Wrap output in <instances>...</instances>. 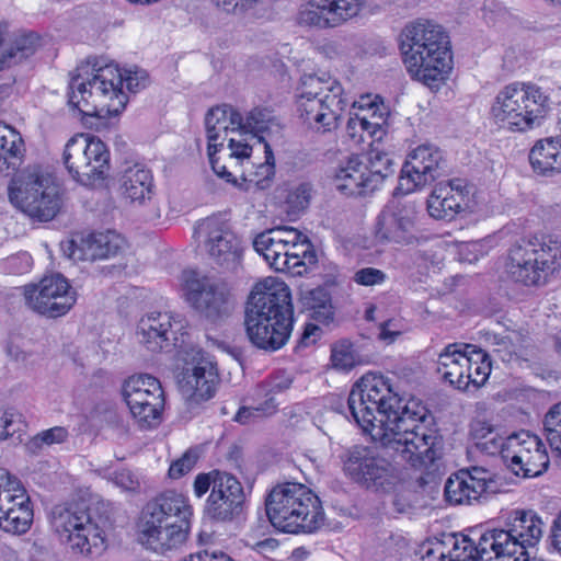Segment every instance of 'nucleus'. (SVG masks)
Wrapping results in <instances>:
<instances>
[{"label": "nucleus", "mask_w": 561, "mask_h": 561, "mask_svg": "<svg viewBox=\"0 0 561 561\" xmlns=\"http://www.w3.org/2000/svg\"><path fill=\"white\" fill-rule=\"evenodd\" d=\"M320 49L327 57L339 59L345 56L346 44L344 42L332 41L321 46Z\"/></svg>", "instance_id": "nucleus-63"}, {"label": "nucleus", "mask_w": 561, "mask_h": 561, "mask_svg": "<svg viewBox=\"0 0 561 561\" xmlns=\"http://www.w3.org/2000/svg\"><path fill=\"white\" fill-rule=\"evenodd\" d=\"M529 161L538 174L550 176L561 172V136L538 140L529 152Z\"/></svg>", "instance_id": "nucleus-37"}, {"label": "nucleus", "mask_w": 561, "mask_h": 561, "mask_svg": "<svg viewBox=\"0 0 561 561\" xmlns=\"http://www.w3.org/2000/svg\"><path fill=\"white\" fill-rule=\"evenodd\" d=\"M446 160L434 145H420L412 149L402 165L397 190L407 195L433 183L444 175Z\"/></svg>", "instance_id": "nucleus-19"}, {"label": "nucleus", "mask_w": 561, "mask_h": 561, "mask_svg": "<svg viewBox=\"0 0 561 561\" xmlns=\"http://www.w3.org/2000/svg\"><path fill=\"white\" fill-rule=\"evenodd\" d=\"M30 499L20 480L0 468V528L10 534H25L32 524Z\"/></svg>", "instance_id": "nucleus-22"}, {"label": "nucleus", "mask_w": 561, "mask_h": 561, "mask_svg": "<svg viewBox=\"0 0 561 561\" xmlns=\"http://www.w3.org/2000/svg\"><path fill=\"white\" fill-rule=\"evenodd\" d=\"M493 344L497 346L495 352L503 353L502 358L505 359V356H512L516 354L518 351V339L515 333H508L506 335H493Z\"/></svg>", "instance_id": "nucleus-57"}, {"label": "nucleus", "mask_w": 561, "mask_h": 561, "mask_svg": "<svg viewBox=\"0 0 561 561\" xmlns=\"http://www.w3.org/2000/svg\"><path fill=\"white\" fill-rule=\"evenodd\" d=\"M493 473L481 467L460 470L445 484L446 501L454 505L472 504L486 492H493Z\"/></svg>", "instance_id": "nucleus-26"}, {"label": "nucleus", "mask_w": 561, "mask_h": 561, "mask_svg": "<svg viewBox=\"0 0 561 561\" xmlns=\"http://www.w3.org/2000/svg\"><path fill=\"white\" fill-rule=\"evenodd\" d=\"M70 256L75 260L94 261L116 256L126 247V240L115 231L88 234L79 242L71 241Z\"/></svg>", "instance_id": "nucleus-31"}, {"label": "nucleus", "mask_w": 561, "mask_h": 561, "mask_svg": "<svg viewBox=\"0 0 561 561\" xmlns=\"http://www.w3.org/2000/svg\"><path fill=\"white\" fill-rule=\"evenodd\" d=\"M472 207L471 187L459 179L438 184L427 199L428 214L435 219L449 220Z\"/></svg>", "instance_id": "nucleus-27"}, {"label": "nucleus", "mask_w": 561, "mask_h": 561, "mask_svg": "<svg viewBox=\"0 0 561 561\" xmlns=\"http://www.w3.org/2000/svg\"><path fill=\"white\" fill-rule=\"evenodd\" d=\"M344 471L367 488H385L398 480L397 468L377 450L367 446H353L345 453Z\"/></svg>", "instance_id": "nucleus-18"}, {"label": "nucleus", "mask_w": 561, "mask_h": 561, "mask_svg": "<svg viewBox=\"0 0 561 561\" xmlns=\"http://www.w3.org/2000/svg\"><path fill=\"white\" fill-rule=\"evenodd\" d=\"M182 280L186 301L207 319L216 321L231 312L229 293L215 278L191 270L183 272Z\"/></svg>", "instance_id": "nucleus-17"}, {"label": "nucleus", "mask_w": 561, "mask_h": 561, "mask_svg": "<svg viewBox=\"0 0 561 561\" xmlns=\"http://www.w3.org/2000/svg\"><path fill=\"white\" fill-rule=\"evenodd\" d=\"M197 461V454L187 450L179 459L173 461L169 468V477L171 479H180L184 474L188 473Z\"/></svg>", "instance_id": "nucleus-52"}, {"label": "nucleus", "mask_w": 561, "mask_h": 561, "mask_svg": "<svg viewBox=\"0 0 561 561\" xmlns=\"http://www.w3.org/2000/svg\"><path fill=\"white\" fill-rule=\"evenodd\" d=\"M194 233L216 263L226 268L237 267L242 249L227 219L221 216L205 218L195 226Z\"/></svg>", "instance_id": "nucleus-21"}, {"label": "nucleus", "mask_w": 561, "mask_h": 561, "mask_svg": "<svg viewBox=\"0 0 561 561\" xmlns=\"http://www.w3.org/2000/svg\"><path fill=\"white\" fill-rule=\"evenodd\" d=\"M369 110H364V105L359 106V112L355 113L350 117L347 123V129L351 135L354 136L358 130L368 134L371 137L377 136L381 131V127L385 124V117L382 114L373 113V119H369Z\"/></svg>", "instance_id": "nucleus-44"}, {"label": "nucleus", "mask_w": 561, "mask_h": 561, "mask_svg": "<svg viewBox=\"0 0 561 561\" xmlns=\"http://www.w3.org/2000/svg\"><path fill=\"white\" fill-rule=\"evenodd\" d=\"M403 65L412 79L438 88L453 69L450 42L445 30L431 20L405 25L401 34Z\"/></svg>", "instance_id": "nucleus-3"}, {"label": "nucleus", "mask_w": 561, "mask_h": 561, "mask_svg": "<svg viewBox=\"0 0 561 561\" xmlns=\"http://www.w3.org/2000/svg\"><path fill=\"white\" fill-rule=\"evenodd\" d=\"M192 506L182 493L167 491L142 508L137 524L138 540L157 553L179 548L187 538Z\"/></svg>", "instance_id": "nucleus-5"}, {"label": "nucleus", "mask_w": 561, "mask_h": 561, "mask_svg": "<svg viewBox=\"0 0 561 561\" xmlns=\"http://www.w3.org/2000/svg\"><path fill=\"white\" fill-rule=\"evenodd\" d=\"M222 474V471L213 470L207 473H198L195 477L193 489L194 494L197 497L204 496L209 490L214 489L215 482L217 483V478Z\"/></svg>", "instance_id": "nucleus-56"}, {"label": "nucleus", "mask_w": 561, "mask_h": 561, "mask_svg": "<svg viewBox=\"0 0 561 561\" xmlns=\"http://www.w3.org/2000/svg\"><path fill=\"white\" fill-rule=\"evenodd\" d=\"M311 198V185L309 183H300L291 187L286 197L289 214H298L306 209Z\"/></svg>", "instance_id": "nucleus-49"}, {"label": "nucleus", "mask_w": 561, "mask_h": 561, "mask_svg": "<svg viewBox=\"0 0 561 561\" xmlns=\"http://www.w3.org/2000/svg\"><path fill=\"white\" fill-rule=\"evenodd\" d=\"M62 161L70 175L83 185L103 180L110 169L106 145L88 134L72 136L65 145Z\"/></svg>", "instance_id": "nucleus-15"}, {"label": "nucleus", "mask_w": 561, "mask_h": 561, "mask_svg": "<svg viewBox=\"0 0 561 561\" xmlns=\"http://www.w3.org/2000/svg\"><path fill=\"white\" fill-rule=\"evenodd\" d=\"M543 428L552 453L561 458V403L554 404L547 412Z\"/></svg>", "instance_id": "nucleus-46"}, {"label": "nucleus", "mask_w": 561, "mask_h": 561, "mask_svg": "<svg viewBox=\"0 0 561 561\" xmlns=\"http://www.w3.org/2000/svg\"><path fill=\"white\" fill-rule=\"evenodd\" d=\"M333 181L336 190L345 195H362L377 188L366 163L356 156L339 168Z\"/></svg>", "instance_id": "nucleus-33"}, {"label": "nucleus", "mask_w": 561, "mask_h": 561, "mask_svg": "<svg viewBox=\"0 0 561 561\" xmlns=\"http://www.w3.org/2000/svg\"><path fill=\"white\" fill-rule=\"evenodd\" d=\"M545 523L533 511H516L507 529H490L483 549L495 551L493 561H529L527 548L535 547L543 535Z\"/></svg>", "instance_id": "nucleus-12"}, {"label": "nucleus", "mask_w": 561, "mask_h": 561, "mask_svg": "<svg viewBox=\"0 0 561 561\" xmlns=\"http://www.w3.org/2000/svg\"><path fill=\"white\" fill-rule=\"evenodd\" d=\"M299 300L304 309L312 311L311 317L327 322L332 319L333 310L328 290L323 287L301 288Z\"/></svg>", "instance_id": "nucleus-42"}, {"label": "nucleus", "mask_w": 561, "mask_h": 561, "mask_svg": "<svg viewBox=\"0 0 561 561\" xmlns=\"http://www.w3.org/2000/svg\"><path fill=\"white\" fill-rule=\"evenodd\" d=\"M331 362L336 369L350 370L358 364V356L351 344L342 342L333 346Z\"/></svg>", "instance_id": "nucleus-48"}, {"label": "nucleus", "mask_w": 561, "mask_h": 561, "mask_svg": "<svg viewBox=\"0 0 561 561\" xmlns=\"http://www.w3.org/2000/svg\"><path fill=\"white\" fill-rule=\"evenodd\" d=\"M25 146L20 133L0 123V173L16 168L24 156Z\"/></svg>", "instance_id": "nucleus-40"}, {"label": "nucleus", "mask_w": 561, "mask_h": 561, "mask_svg": "<svg viewBox=\"0 0 561 561\" xmlns=\"http://www.w3.org/2000/svg\"><path fill=\"white\" fill-rule=\"evenodd\" d=\"M53 528L73 552L100 556L106 549L104 530L92 520L82 502L56 505L51 510Z\"/></svg>", "instance_id": "nucleus-11"}, {"label": "nucleus", "mask_w": 561, "mask_h": 561, "mask_svg": "<svg viewBox=\"0 0 561 561\" xmlns=\"http://www.w3.org/2000/svg\"><path fill=\"white\" fill-rule=\"evenodd\" d=\"M185 321L169 311H152L140 318L136 337L140 345L151 353L168 352L172 347L186 345Z\"/></svg>", "instance_id": "nucleus-16"}, {"label": "nucleus", "mask_w": 561, "mask_h": 561, "mask_svg": "<svg viewBox=\"0 0 561 561\" xmlns=\"http://www.w3.org/2000/svg\"><path fill=\"white\" fill-rule=\"evenodd\" d=\"M366 7L367 0H309L299 11V21L319 28H334L360 16Z\"/></svg>", "instance_id": "nucleus-25"}, {"label": "nucleus", "mask_w": 561, "mask_h": 561, "mask_svg": "<svg viewBox=\"0 0 561 561\" xmlns=\"http://www.w3.org/2000/svg\"><path fill=\"white\" fill-rule=\"evenodd\" d=\"M366 165L369 174H371V180H375L376 187L393 172L391 157L378 146H374L369 150Z\"/></svg>", "instance_id": "nucleus-45"}, {"label": "nucleus", "mask_w": 561, "mask_h": 561, "mask_svg": "<svg viewBox=\"0 0 561 561\" xmlns=\"http://www.w3.org/2000/svg\"><path fill=\"white\" fill-rule=\"evenodd\" d=\"M123 397L127 407H138L139 402L151 401L150 398L164 399L160 381L150 375L129 377L123 386Z\"/></svg>", "instance_id": "nucleus-39"}, {"label": "nucleus", "mask_w": 561, "mask_h": 561, "mask_svg": "<svg viewBox=\"0 0 561 561\" xmlns=\"http://www.w3.org/2000/svg\"><path fill=\"white\" fill-rule=\"evenodd\" d=\"M151 401H142L138 407H128L131 415L141 427H150L156 424L164 407V399L150 398Z\"/></svg>", "instance_id": "nucleus-47"}, {"label": "nucleus", "mask_w": 561, "mask_h": 561, "mask_svg": "<svg viewBox=\"0 0 561 561\" xmlns=\"http://www.w3.org/2000/svg\"><path fill=\"white\" fill-rule=\"evenodd\" d=\"M8 25L0 23V71L16 66L33 56L39 47L36 34H21L5 43Z\"/></svg>", "instance_id": "nucleus-35"}, {"label": "nucleus", "mask_w": 561, "mask_h": 561, "mask_svg": "<svg viewBox=\"0 0 561 561\" xmlns=\"http://www.w3.org/2000/svg\"><path fill=\"white\" fill-rule=\"evenodd\" d=\"M288 227H277L259 233L253 240L255 252L262 255L265 262L276 272L288 270L286 265Z\"/></svg>", "instance_id": "nucleus-34"}, {"label": "nucleus", "mask_w": 561, "mask_h": 561, "mask_svg": "<svg viewBox=\"0 0 561 561\" xmlns=\"http://www.w3.org/2000/svg\"><path fill=\"white\" fill-rule=\"evenodd\" d=\"M506 444H507V436L503 437L500 433V430H497L495 433H493L490 437H488L483 442L477 443L479 448H481L483 451H485L489 455L500 454L504 461H505Z\"/></svg>", "instance_id": "nucleus-55"}, {"label": "nucleus", "mask_w": 561, "mask_h": 561, "mask_svg": "<svg viewBox=\"0 0 561 561\" xmlns=\"http://www.w3.org/2000/svg\"><path fill=\"white\" fill-rule=\"evenodd\" d=\"M287 249L286 265H288L287 273L293 275H302L307 272L308 266L317 263V255L312 250V245L302 232L293 227L287 229Z\"/></svg>", "instance_id": "nucleus-38"}, {"label": "nucleus", "mask_w": 561, "mask_h": 561, "mask_svg": "<svg viewBox=\"0 0 561 561\" xmlns=\"http://www.w3.org/2000/svg\"><path fill=\"white\" fill-rule=\"evenodd\" d=\"M506 444H507V436L503 437L500 433V430H497L495 433H493L490 437H488L483 442L477 443L479 448H481L483 451H485L489 455L500 454L504 461H505Z\"/></svg>", "instance_id": "nucleus-54"}, {"label": "nucleus", "mask_w": 561, "mask_h": 561, "mask_svg": "<svg viewBox=\"0 0 561 561\" xmlns=\"http://www.w3.org/2000/svg\"><path fill=\"white\" fill-rule=\"evenodd\" d=\"M264 151L265 162L260 163L254 170L248 173H242L241 182H238L236 179V182L230 181L229 183L243 191L266 190L270 187L275 174L274 156L270 144H266Z\"/></svg>", "instance_id": "nucleus-41"}, {"label": "nucleus", "mask_w": 561, "mask_h": 561, "mask_svg": "<svg viewBox=\"0 0 561 561\" xmlns=\"http://www.w3.org/2000/svg\"><path fill=\"white\" fill-rule=\"evenodd\" d=\"M184 561H233L228 554L221 551H213L208 550L201 551L194 554L188 556L184 559Z\"/></svg>", "instance_id": "nucleus-61"}, {"label": "nucleus", "mask_w": 561, "mask_h": 561, "mask_svg": "<svg viewBox=\"0 0 561 561\" xmlns=\"http://www.w3.org/2000/svg\"><path fill=\"white\" fill-rule=\"evenodd\" d=\"M244 324L249 340L259 348L277 351L287 343L293 329V306L285 282L266 277L255 284Z\"/></svg>", "instance_id": "nucleus-2"}, {"label": "nucleus", "mask_w": 561, "mask_h": 561, "mask_svg": "<svg viewBox=\"0 0 561 561\" xmlns=\"http://www.w3.org/2000/svg\"><path fill=\"white\" fill-rule=\"evenodd\" d=\"M347 104L337 79L327 73L301 77L298 106L300 117L310 129L317 133L336 129Z\"/></svg>", "instance_id": "nucleus-9"}, {"label": "nucleus", "mask_w": 561, "mask_h": 561, "mask_svg": "<svg viewBox=\"0 0 561 561\" xmlns=\"http://www.w3.org/2000/svg\"><path fill=\"white\" fill-rule=\"evenodd\" d=\"M437 373L459 390H468L470 386L479 388L491 374V360L482 350L449 344L438 355Z\"/></svg>", "instance_id": "nucleus-13"}, {"label": "nucleus", "mask_w": 561, "mask_h": 561, "mask_svg": "<svg viewBox=\"0 0 561 561\" xmlns=\"http://www.w3.org/2000/svg\"><path fill=\"white\" fill-rule=\"evenodd\" d=\"M10 203L31 219L49 221L61 208V194L54 178L39 167L16 173L9 186Z\"/></svg>", "instance_id": "nucleus-10"}, {"label": "nucleus", "mask_w": 561, "mask_h": 561, "mask_svg": "<svg viewBox=\"0 0 561 561\" xmlns=\"http://www.w3.org/2000/svg\"><path fill=\"white\" fill-rule=\"evenodd\" d=\"M240 129L257 144H270L280 133V124L267 108L255 107L242 116Z\"/></svg>", "instance_id": "nucleus-36"}, {"label": "nucleus", "mask_w": 561, "mask_h": 561, "mask_svg": "<svg viewBox=\"0 0 561 561\" xmlns=\"http://www.w3.org/2000/svg\"><path fill=\"white\" fill-rule=\"evenodd\" d=\"M119 66L104 58H90L76 69L69 82V104L83 115L100 118L119 115L128 103Z\"/></svg>", "instance_id": "nucleus-4"}, {"label": "nucleus", "mask_w": 561, "mask_h": 561, "mask_svg": "<svg viewBox=\"0 0 561 561\" xmlns=\"http://www.w3.org/2000/svg\"><path fill=\"white\" fill-rule=\"evenodd\" d=\"M24 297L32 310L49 318L66 314L77 300L76 291L60 274L45 276L37 285L26 286Z\"/></svg>", "instance_id": "nucleus-23"}, {"label": "nucleus", "mask_w": 561, "mask_h": 561, "mask_svg": "<svg viewBox=\"0 0 561 561\" xmlns=\"http://www.w3.org/2000/svg\"><path fill=\"white\" fill-rule=\"evenodd\" d=\"M182 362L178 386L185 402L195 407L214 398L219 382L214 356L198 346H188L182 352Z\"/></svg>", "instance_id": "nucleus-14"}, {"label": "nucleus", "mask_w": 561, "mask_h": 561, "mask_svg": "<svg viewBox=\"0 0 561 561\" xmlns=\"http://www.w3.org/2000/svg\"><path fill=\"white\" fill-rule=\"evenodd\" d=\"M550 538L552 547L561 554V514L553 522Z\"/></svg>", "instance_id": "nucleus-64"}, {"label": "nucleus", "mask_w": 561, "mask_h": 561, "mask_svg": "<svg viewBox=\"0 0 561 561\" xmlns=\"http://www.w3.org/2000/svg\"><path fill=\"white\" fill-rule=\"evenodd\" d=\"M228 145L222 150H227L228 161L225 163L227 165V172L231 173L230 179L236 180V172L233 171L238 165H241L243 161L249 160L252 152V144L253 141L248 134L242 131L241 129L233 136L228 138Z\"/></svg>", "instance_id": "nucleus-43"}, {"label": "nucleus", "mask_w": 561, "mask_h": 561, "mask_svg": "<svg viewBox=\"0 0 561 561\" xmlns=\"http://www.w3.org/2000/svg\"><path fill=\"white\" fill-rule=\"evenodd\" d=\"M348 408L371 439L397 453L413 467L432 465L442 455L443 438L425 425L426 407L415 398L402 399L390 379L365 374L348 394Z\"/></svg>", "instance_id": "nucleus-1"}, {"label": "nucleus", "mask_w": 561, "mask_h": 561, "mask_svg": "<svg viewBox=\"0 0 561 561\" xmlns=\"http://www.w3.org/2000/svg\"><path fill=\"white\" fill-rule=\"evenodd\" d=\"M505 462L516 476L535 478L547 471L550 459L539 436L522 431L507 436Z\"/></svg>", "instance_id": "nucleus-20"}, {"label": "nucleus", "mask_w": 561, "mask_h": 561, "mask_svg": "<svg viewBox=\"0 0 561 561\" xmlns=\"http://www.w3.org/2000/svg\"><path fill=\"white\" fill-rule=\"evenodd\" d=\"M214 4L227 13H241L251 8L259 0H211Z\"/></svg>", "instance_id": "nucleus-59"}, {"label": "nucleus", "mask_w": 561, "mask_h": 561, "mask_svg": "<svg viewBox=\"0 0 561 561\" xmlns=\"http://www.w3.org/2000/svg\"><path fill=\"white\" fill-rule=\"evenodd\" d=\"M118 185L124 199L135 205H145L154 194L152 172L139 162L123 168Z\"/></svg>", "instance_id": "nucleus-32"}, {"label": "nucleus", "mask_w": 561, "mask_h": 561, "mask_svg": "<svg viewBox=\"0 0 561 561\" xmlns=\"http://www.w3.org/2000/svg\"><path fill=\"white\" fill-rule=\"evenodd\" d=\"M416 213L413 207L391 203L379 215L376 238L381 242L411 244L414 241Z\"/></svg>", "instance_id": "nucleus-28"}, {"label": "nucleus", "mask_w": 561, "mask_h": 561, "mask_svg": "<svg viewBox=\"0 0 561 561\" xmlns=\"http://www.w3.org/2000/svg\"><path fill=\"white\" fill-rule=\"evenodd\" d=\"M265 506L268 520L283 533H313L324 520L319 497L301 483L286 482L274 486Z\"/></svg>", "instance_id": "nucleus-7"}, {"label": "nucleus", "mask_w": 561, "mask_h": 561, "mask_svg": "<svg viewBox=\"0 0 561 561\" xmlns=\"http://www.w3.org/2000/svg\"><path fill=\"white\" fill-rule=\"evenodd\" d=\"M119 72L123 73V88L127 91L136 93L148 84V75L142 69H122Z\"/></svg>", "instance_id": "nucleus-51"}, {"label": "nucleus", "mask_w": 561, "mask_h": 561, "mask_svg": "<svg viewBox=\"0 0 561 561\" xmlns=\"http://www.w3.org/2000/svg\"><path fill=\"white\" fill-rule=\"evenodd\" d=\"M499 427L492 425L489 421L482 419H476L471 422L470 434L478 443L483 442L495 433Z\"/></svg>", "instance_id": "nucleus-58"}, {"label": "nucleus", "mask_w": 561, "mask_h": 561, "mask_svg": "<svg viewBox=\"0 0 561 561\" xmlns=\"http://www.w3.org/2000/svg\"><path fill=\"white\" fill-rule=\"evenodd\" d=\"M505 273L526 287H542L561 273V239L552 236L516 240L507 250Z\"/></svg>", "instance_id": "nucleus-6"}, {"label": "nucleus", "mask_w": 561, "mask_h": 561, "mask_svg": "<svg viewBox=\"0 0 561 561\" xmlns=\"http://www.w3.org/2000/svg\"><path fill=\"white\" fill-rule=\"evenodd\" d=\"M549 111V96L531 82H512L495 95L490 115L493 123L510 133H527L542 124Z\"/></svg>", "instance_id": "nucleus-8"}, {"label": "nucleus", "mask_w": 561, "mask_h": 561, "mask_svg": "<svg viewBox=\"0 0 561 561\" xmlns=\"http://www.w3.org/2000/svg\"><path fill=\"white\" fill-rule=\"evenodd\" d=\"M486 531L481 534L476 543L467 536H449L446 541L438 543L435 548L426 552L427 559H437L439 561H493L496 557L495 551L483 549L482 540Z\"/></svg>", "instance_id": "nucleus-30"}, {"label": "nucleus", "mask_w": 561, "mask_h": 561, "mask_svg": "<svg viewBox=\"0 0 561 561\" xmlns=\"http://www.w3.org/2000/svg\"><path fill=\"white\" fill-rule=\"evenodd\" d=\"M353 279L356 284L362 286H376L385 283L387 275L381 270L364 267L354 274Z\"/></svg>", "instance_id": "nucleus-53"}, {"label": "nucleus", "mask_w": 561, "mask_h": 561, "mask_svg": "<svg viewBox=\"0 0 561 561\" xmlns=\"http://www.w3.org/2000/svg\"><path fill=\"white\" fill-rule=\"evenodd\" d=\"M245 495L242 484L232 474L222 472L217 478L206 502V513L217 520H229L239 514Z\"/></svg>", "instance_id": "nucleus-29"}, {"label": "nucleus", "mask_w": 561, "mask_h": 561, "mask_svg": "<svg viewBox=\"0 0 561 561\" xmlns=\"http://www.w3.org/2000/svg\"><path fill=\"white\" fill-rule=\"evenodd\" d=\"M293 383V377L287 373H278L273 377L268 383L270 391L273 393H279L290 388Z\"/></svg>", "instance_id": "nucleus-62"}, {"label": "nucleus", "mask_w": 561, "mask_h": 561, "mask_svg": "<svg viewBox=\"0 0 561 561\" xmlns=\"http://www.w3.org/2000/svg\"><path fill=\"white\" fill-rule=\"evenodd\" d=\"M23 422L21 414L14 410H7L0 414V440H5L21 432Z\"/></svg>", "instance_id": "nucleus-50"}, {"label": "nucleus", "mask_w": 561, "mask_h": 561, "mask_svg": "<svg viewBox=\"0 0 561 561\" xmlns=\"http://www.w3.org/2000/svg\"><path fill=\"white\" fill-rule=\"evenodd\" d=\"M241 124L242 115L234 107L226 104L210 108L205 117L209 162L214 172L226 182H236V180L230 179L231 173L227 172L226 164H220V157H217V153L225 148V141L240 130Z\"/></svg>", "instance_id": "nucleus-24"}, {"label": "nucleus", "mask_w": 561, "mask_h": 561, "mask_svg": "<svg viewBox=\"0 0 561 561\" xmlns=\"http://www.w3.org/2000/svg\"><path fill=\"white\" fill-rule=\"evenodd\" d=\"M68 431L66 427L56 426L49 430H45L37 434L35 440H41L47 445L59 444L67 439Z\"/></svg>", "instance_id": "nucleus-60"}]
</instances>
